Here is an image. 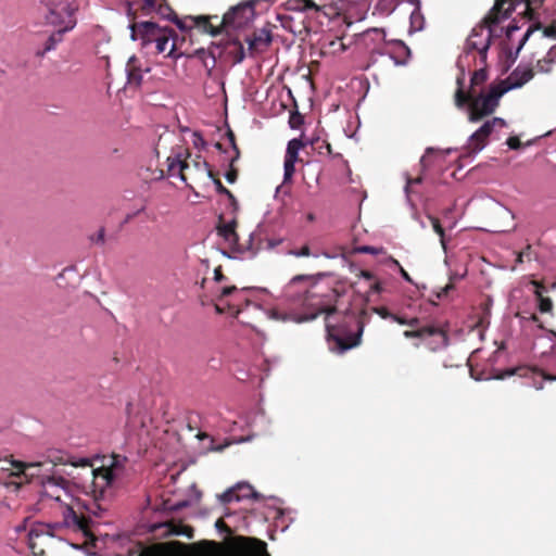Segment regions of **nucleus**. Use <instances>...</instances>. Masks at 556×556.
<instances>
[{
	"mask_svg": "<svg viewBox=\"0 0 556 556\" xmlns=\"http://www.w3.org/2000/svg\"><path fill=\"white\" fill-rule=\"evenodd\" d=\"M67 484V480L63 477L51 476L42 481L45 494L55 501H61V492L65 491Z\"/></svg>",
	"mask_w": 556,
	"mask_h": 556,
	"instance_id": "a211bd4d",
	"label": "nucleus"
},
{
	"mask_svg": "<svg viewBox=\"0 0 556 556\" xmlns=\"http://www.w3.org/2000/svg\"><path fill=\"white\" fill-rule=\"evenodd\" d=\"M507 146L511 150H517V149H519L521 147V141H520V139L518 137L513 136V137H509L507 139Z\"/></svg>",
	"mask_w": 556,
	"mask_h": 556,
	"instance_id": "09e8293b",
	"label": "nucleus"
},
{
	"mask_svg": "<svg viewBox=\"0 0 556 556\" xmlns=\"http://www.w3.org/2000/svg\"><path fill=\"white\" fill-rule=\"evenodd\" d=\"M554 64H556V63L548 60V58L545 55L543 59L538 60L535 70L539 73L547 74V73L552 72Z\"/></svg>",
	"mask_w": 556,
	"mask_h": 556,
	"instance_id": "473e14b6",
	"label": "nucleus"
},
{
	"mask_svg": "<svg viewBox=\"0 0 556 556\" xmlns=\"http://www.w3.org/2000/svg\"><path fill=\"white\" fill-rule=\"evenodd\" d=\"M392 320L397 323V324H400V325H406L407 326V319L402 317V316H399L396 314L393 315Z\"/></svg>",
	"mask_w": 556,
	"mask_h": 556,
	"instance_id": "0e129e2a",
	"label": "nucleus"
},
{
	"mask_svg": "<svg viewBox=\"0 0 556 556\" xmlns=\"http://www.w3.org/2000/svg\"><path fill=\"white\" fill-rule=\"evenodd\" d=\"M532 285L535 287V290H540L542 292L545 290V287L541 281L533 280Z\"/></svg>",
	"mask_w": 556,
	"mask_h": 556,
	"instance_id": "338daca9",
	"label": "nucleus"
},
{
	"mask_svg": "<svg viewBox=\"0 0 556 556\" xmlns=\"http://www.w3.org/2000/svg\"><path fill=\"white\" fill-rule=\"evenodd\" d=\"M493 37L492 25L485 24L482 20L477 26H475L466 40L465 51L469 53L471 51H478L480 61L485 63L486 53L491 46Z\"/></svg>",
	"mask_w": 556,
	"mask_h": 556,
	"instance_id": "1a4fd4ad",
	"label": "nucleus"
},
{
	"mask_svg": "<svg viewBox=\"0 0 556 556\" xmlns=\"http://www.w3.org/2000/svg\"><path fill=\"white\" fill-rule=\"evenodd\" d=\"M271 42L269 31L262 29L260 33H255L251 39H248L249 50L251 52L267 48Z\"/></svg>",
	"mask_w": 556,
	"mask_h": 556,
	"instance_id": "412c9836",
	"label": "nucleus"
},
{
	"mask_svg": "<svg viewBox=\"0 0 556 556\" xmlns=\"http://www.w3.org/2000/svg\"><path fill=\"white\" fill-rule=\"evenodd\" d=\"M303 147V143L300 139H292L288 142L286 159L296 160L299 156V151Z\"/></svg>",
	"mask_w": 556,
	"mask_h": 556,
	"instance_id": "cd10ccee",
	"label": "nucleus"
},
{
	"mask_svg": "<svg viewBox=\"0 0 556 556\" xmlns=\"http://www.w3.org/2000/svg\"><path fill=\"white\" fill-rule=\"evenodd\" d=\"M163 0H142V9L148 13L154 12Z\"/></svg>",
	"mask_w": 556,
	"mask_h": 556,
	"instance_id": "58836bf2",
	"label": "nucleus"
},
{
	"mask_svg": "<svg viewBox=\"0 0 556 556\" xmlns=\"http://www.w3.org/2000/svg\"><path fill=\"white\" fill-rule=\"evenodd\" d=\"M12 465L16 469V472L14 473V476H16V477L24 476L25 478H28V472H27L28 470L35 469V468L41 466L40 463L26 464V463H22V462H14ZM34 475H35L34 472L29 473V476H34Z\"/></svg>",
	"mask_w": 556,
	"mask_h": 556,
	"instance_id": "a878e982",
	"label": "nucleus"
},
{
	"mask_svg": "<svg viewBox=\"0 0 556 556\" xmlns=\"http://www.w3.org/2000/svg\"><path fill=\"white\" fill-rule=\"evenodd\" d=\"M150 72L148 66L143 67L142 62L135 55L130 56L126 64L127 81L130 86L140 87L143 73Z\"/></svg>",
	"mask_w": 556,
	"mask_h": 556,
	"instance_id": "dca6fc26",
	"label": "nucleus"
},
{
	"mask_svg": "<svg viewBox=\"0 0 556 556\" xmlns=\"http://www.w3.org/2000/svg\"><path fill=\"white\" fill-rule=\"evenodd\" d=\"M175 533H176V534H184V535H187L188 538H192V535H193V529H192V527H190V526L180 525V526L175 530Z\"/></svg>",
	"mask_w": 556,
	"mask_h": 556,
	"instance_id": "a18cd8bd",
	"label": "nucleus"
},
{
	"mask_svg": "<svg viewBox=\"0 0 556 556\" xmlns=\"http://www.w3.org/2000/svg\"><path fill=\"white\" fill-rule=\"evenodd\" d=\"M237 220L232 219L229 223H224L222 217L219 218L218 225L216 227L217 232L220 237L225 239L230 245V248L238 253H243L244 249L239 244V237L236 232Z\"/></svg>",
	"mask_w": 556,
	"mask_h": 556,
	"instance_id": "2eb2a0df",
	"label": "nucleus"
},
{
	"mask_svg": "<svg viewBox=\"0 0 556 556\" xmlns=\"http://www.w3.org/2000/svg\"><path fill=\"white\" fill-rule=\"evenodd\" d=\"M320 289L318 285H314L311 289L306 290V300L309 301V306L314 311L304 314H293L292 320L301 324L314 320L320 314H326V328L329 339L334 342L333 350L342 353L357 346L361 343L365 319L368 317L367 312L363 309L359 313H353L344 308L342 311L344 324L339 326L332 325L330 318L332 315L341 312L340 300L346 292L343 287L331 288L326 292H323Z\"/></svg>",
	"mask_w": 556,
	"mask_h": 556,
	"instance_id": "f257e3e1",
	"label": "nucleus"
},
{
	"mask_svg": "<svg viewBox=\"0 0 556 556\" xmlns=\"http://www.w3.org/2000/svg\"><path fill=\"white\" fill-rule=\"evenodd\" d=\"M214 280L217 282L226 280V277L224 276L223 270H222V266H217L214 269Z\"/></svg>",
	"mask_w": 556,
	"mask_h": 556,
	"instance_id": "6e6d98bb",
	"label": "nucleus"
},
{
	"mask_svg": "<svg viewBox=\"0 0 556 556\" xmlns=\"http://www.w3.org/2000/svg\"><path fill=\"white\" fill-rule=\"evenodd\" d=\"M419 324H420V320L417 317L407 319V326L412 327L413 328L412 330L420 328L421 326Z\"/></svg>",
	"mask_w": 556,
	"mask_h": 556,
	"instance_id": "13d9d810",
	"label": "nucleus"
},
{
	"mask_svg": "<svg viewBox=\"0 0 556 556\" xmlns=\"http://www.w3.org/2000/svg\"><path fill=\"white\" fill-rule=\"evenodd\" d=\"M289 254L295 256V257H302V256H309L311 255V249L308 245H303L301 249H293L290 250Z\"/></svg>",
	"mask_w": 556,
	"mask_h": 556,
	"instance_id": "ea45409f",
	"label": "nucleus"
},
{
	"mask_svg": "<svg viewBox=\"0 0 556 556\" xmlns=\"http://www.w3.org/2000/svg\"><path fill=\"white\" fill-rule=\"evenodd\" d=\"M289 0L288 5L290 9L307 11L314 10L315 12H319L326 8L338 9L339 2L345 3L350 0Z\"/></svg>",
	"mask_w": 556,
	"mask_h": 556,
	"instance_id": "4468645a",
	"label": "nucleus"
},
{
	"mask_svg": "<svg viewBox=\"0 0 556 556\" xmlns=\"http://www.w3.org/2000/svg\"><path fill=\"white\" fill-rule=\"evenodd\" d=\"M195 55L201 59L204 67L207 71V75H211L213 68L216 65V59L212 51H205L204 49H199L195 51Z\"/></svg>",
	"mask_w": 556,
	"mask_h": 556,
	"instance_id": "393cba45",
	"label": "nucleus"
},
{
	"mask_svg": "<svg viewBox=\"0 0 556 556\" xmlns=\"http://www.w3.org/2000/svg\"><path fill=\"white\" fill-rule=\"evenodd\" d=\"M307 279H311V276H306V275H298L295 277H293L289 285H288V288H292L294 285H296L298 282L302 281V280H307Z\"/></svg>",
	"mask_w": 556,
	"mask_h": 556,
	"instance_id": "5fc2aeb1",
	"label": "nucleus"
},
{
	"mask_svg": "<svg viewBox=\"0 0 556 556\" xmlns=\"http://www.w3.org/2000/svg\"><path fill=\"white\" fill-rule=\"evenodd\" d=\"M295 163H296V160H291V159H286L285 157V162H283V169H285L283 182H288V181L291 180L292 176L295 173Z\"/></svg>",
	"mask_w": 556,
	"mask_h": 556,
	"instance_id": "7c9ffc66",
	"label": "nucleus"
},
{
	"mask_svg": "<svg viewBox=\"0 0 556 556\" xmlns=\"http://www.w3.org/2000/svg\"><path fill=\"white\" fill-rule=\"evenodd\" d=\"M224 195H226L230 200V202L235 206V208H237V205H238L237 199L229 189H228V192L225 193Z\"/></svg>",
	"mask_w": 556,
	"mask_h": 556,
	"instance_id": "69168bd1",
	"label": "nucleus"
},
{
	"mask_svg": "<svg viewBox=\"0 0 556 556\" xmlns=\"http://www.w3.org/2000/svg\"><path fill=\"white\" fill-rule=\"evenodd\" d=\"M372 311L383 319H392L394 315L384 306L374 307Z\"/></svg>",
	"mask_w": 556,
	"mask_h": 556,
	"instance_id": "a19ab883",
	"label": "nucleus"
},
{
	"mask_svg": "<svg viewBox=\"0 0 556 556\" xmlns=\"http://www.w3.org/2000/svg\"><path fill=\"white\" fill-rule=\"evenodd\" d=\"M233 293H238V288L236 286H228V287H224L222 290H220V293H219V299H224V298H227Z\"/></svg>",
	"mask_w": 556,
	"mask_h": 556,
	"instance_id": "de8ad7c7",
	"label": "nucleus"
},
{
	"mask_svg": "<svg viewBox=\"0 0 556 556\" xmlns=\"http://www.w3.org/2000/svg\"><path fill=\"white\" fill-rule=\"evenodd\" d=\"M534 76V70L529 66H517L508 77V81L510 86H508V90L510 88H519L523 86L526 83L531 80Z\"/></svg>",
	"mask_w": 556,
	"mask_h": 556,
	"instance_id": "aec40b11",
	"label": "nucleus"
},
{
	"mask_svg": "<svg viewBox=\"0 0 556 556\" xmlns=\"http://www.w3.org/2000/svg\"><path fill=\"white\" fill-rule=\"evenodd\" d=\"M506 122L501 117H493L492 119L486 121L478 130H476L469 138L470 146L473 151L482 150L488 138L496 127H505Z\"/></svg>",
	"mask_w": 556,
	"mask_h": 556,
	"instance_id": "f8f14e48",
	"label": "nucleus"
},
{
	"mask_svg": "<svg viewBox=\"0 0 556 556\" xmlns=\"http://www.w3.org/2000/svg\"><path fill=\"white\" fill-rule=\"evenodd\" d=\"M518 29H519V27L516 24L508 25L507 28H506V37L508 39H510L513 34H514V31H516Z\"/></svg>",
	"mask_w": 556,
	"mask_h": 556,
	"instance_id": "680f3d73",
	"label": "nucleus"
},
{
	"mask_svg": "<svg viewBox=\"0 0 556 556\" xmlns=\"http://www.w3.org/2000/svg\"><path fill=\"white\" fill-rule=\"evenodd\" d=\"M236 490L239 494L249 493V497L254 495V491H253L252 486L248 483H238L236 486Z\"/></svg>",
	"mask_w": 556,
	"mask_h": 556,
	"instance_id": "37998d69",
	"label": "nucleus"
},
{
	"mask_svg": "<svg viewBox=\"0 0 556 556\" xmlns=\"http://www.w3.org/2000/svg\"><path fill=\"white\" fill-rule=\"evenodd\" d=\"M370 282L368 292L379 294L384 290L382 283L377 278Z\"/></svg>",
	"mask_w": 556,
	"mask_h": 556,
	"instance_id": "c03bdc74",
	"label": "nucleus"
},
{
	"mask_svg": "<svg viewBox=\"0 0 556 556\" xmlns=\"http://www.w3.org/2000/svg\"><path fill=\"white\" fill-rule=\"evenodd\" d=\"M207 177L213 180L217 193L225 194L228 192V189L223 185L218 176L213 170L208 172Z\"/></svg>",
	"mask_w": 556,
	"mask_h": 556,
	"instance_id": "c9c22d12",
	"label": "nucleus"
},
{
	"mask_svg": "<svg viewBox=\"0 0 556 556\" xmlns=\"http://www.w3.org/2000/svg\"><path fill=\"white\" fill-rule=\"evenodd\" d=\"M455 286L450 282L447 283L446 286L440 288L437 292H435V296L437 299H443L445 296H447V294L450 293V291L454 290Z\"/></svg>",
	"mask_w": 556,
	"mask_h": 556,
	"instance_id": "79ce46f5",
	"label": "nucleus"
},
{
	"mask_svg": "<svg viewBox=\"0 0 556 556\" xmlns=\"http://www.w3.org/2000/svg\"><path fill=\"white\" fill-rule=\"evenodd\" d=\"M429 219L431 222V226H432L434 232L440 237L442 247L445 248V240H444L445 233H444V229H443L439 218H437L434 216H429Z\"/></svg>",
	"mask_w": 556,
	"mask_h": 556,
	"instance_id": "72a5a7b5",
	"label": "nucleus"
},
{
	"mask_svg": "<svg viewBox=\"0 0 556 556\" xmlns=\"http://www.w3.org/2000/svg\"><path fill=\"white\" fill-rule=\"evenodd\" d=\"M191 153L188 149L179 148L174 152V155L167 157L168 173L174 175V170L178 168L179 178L187 184L188 187L192 186L188 182H199L204 176L211 172L210 164L200 155L197 154L191 161Z\"/></svg>",
	"mask_w": 556,
	"mask_h": 556,
	"instance_id": "20e7f679",
	"label": "nucleus"
},
{
	"mask_svg": "<svg viewBox=\"0 0 556 556\" xmlns=\"http://www.w3.org/2000/svg\"><path fill=\"white\" fill-rule=\"evenodd\" d=\"M254 17V7L252 3H240L232 7L226 12L218 24H214L213 20H218L217 15L205 16L200 15L191 17L194 26L202 28L205 33L216 36L223 31L229 33L245 27Z\"/></svg>",
	"mask_w": 556,
	"mask_h": 556,
	"instance_id": "7ed1b4c3",
	"label": "nucleus"
},
{
	"mask_svg": "<svg viewBox=\"0 0 556 556\" xmlns=\"http://www.w3.org/2000/svg\"><path fill=\"white\" fill-rule=\"evenodd\" d=\"M48 24L59 26L61 29L71 30L76 25L74 11L66 2L51 3L46 15Z\"/></svg>",
	"mask_w": 556,
	"mask_h": 556,
	"instance_id": "9b49d317",
	"label": "nucleus"
},
{
	"mask_svg": "<svg viewBox=\"0 0 556 556\" xmlns=\"http://www.w3.org/2000/svg\"><path fill=\"white\" fill-rule=\"evenodd\" d=\"M232 160L229 163V169L225 174V178L229 184H235L238 178V169L235 167Z\"/></svg>",
	"mask_w": 556,
	"mask_h": 556,
	"instance_id": "4c0bfd02",
	"label": "nucleus"
},
{
	"mask_svg": "<svg viewBox=\"0 0 556 556\" xmlns=\"http://www.w3.org/2000/svg\"><path fill=\"white\" fill-rule=\"evenodd\" d=\"M543 34L545 37L554 38L556 39V25H548L543 28Z\"/></svg>",
	"mask_w": 556,
	"mask_h": 556,
	"instance_id": "8fccbe9b",
	"label": "nucleus"
},
{
	"mask_svg": "<svg viewBox=\"0 0 556 556\" xmlns=\"http://www.w3.org/2000/svg\"><path fill=\"white\" fill-rule=\"evenodd\" d=\"M390 261H391L394 265H396V266L399 267V269H400V273H401L402 277H403L406 281L410 282V281H412L410 276H409V275H408V273H407V271H406V270H405V269L400 265V263H399L395 258H393V257H390Z\"/></svg>",
	"mask_w": 556,
	"mask_h": 556,
	"instance_id": "3c124183",
	"label": "nucleus"
},
{
	"mask_svg": "<svg viewBox=\"0 0 556 556\" xmlns=\"http://www.w3.org/2000/svg\"><path fill=\"white\" fill-rule=\"evenodd\" d=\"M215 527L218 531L231 534L230 527L223 520V518H218L215 522Z\"/></svg>",
	"mask_w": 556,
	"mask_h": 556,
	"instance_id": "49530a36",
	"label": "nucleus"
},
{
	"mask_svg": "<svg viewBox=\"0 0 556 556\" xmlns=\"http://www.w3.org/2000/svg\"><path fill=\"white\" fill-rule=\"evenodd\" d=\"M304 123V117L299 112H292L289 117V125L292 129L300 128Z\"/></svg>",
	"mask_w": 556,
	"mask_h": 556,
	"instance_id": "f704fd0d",
	"label": "nucleus"
},
{
	"mask_svg": "<svg viewBox=\"0 0 556 556\" xmlns=\"http://www.w3.org/2000/svg\"><path fill=\"white\" fill-rule=\"evenodd\" d=\"M248 497H249V493H247V494H239L237 492L236 488H232V489L227 490L226 492H224L220 495V501L224 504H227V503H230V502H233V501H240L242 498H248Z\"/></svg>",
	"mask_w": 556,
	"mask_h": 556,
	"instance_id": "c756f323",
	"label": "nucleus"
},
{
	"mask_svg": "<svg viewBox=\"0 0 556 556\" xmlns=\"http://www.w3.org/2000/svg\"><path fill=\"white\" fill-rule=\"evenodd\" d=\"M167 28H161L153 22L135 23L131 27V36L134 39L140 38L142 43L149 45L157 41Z\"/></svg>",
	"mask_w": 556,
	"mask_h": 556,
	"instance_id": "ddd939ff",
	"label": "nucleus"
},
{
	"mask_svg": "<svg viewBox=\"0 0 556 556\" xmlns=\"http://www.w3.org/2000/svg\"><path fill=\"white\" fill-rule=\"evenodd\" d=\"M488 79V72L485 68H480L473 72L470 78L469 90H476V87L482 86Z\"/></svg>",
	"mask_w": 556,
	"mask_h": 556,
	"instance_id": "bb28decb",
	"label": "nucleus"
},
{
	"mask_svg": "<svg viewBox=\"0 0 556 556\" xmlns=\"http://www.w3.org/2000/svg\"><path fill=\"white\" fill-rule=\"evenodd\" d=\"M193 144L195 148H203L205 146V141L199 132L193 134Z\"/></svg>",
	"mask_w": 556,
	"mask_h": 556,
	"instance_id": "603ef678",
	"label": "nucleus"
},
{
	"mask_svg": "<svg viewBox=\"0 0 556 556\" xmlns=\"http://www.w3.org/2000/svg\"><path fill=\"white\" fill-rule=\"evenodd\" d=\"M359 277H362L368 281H372L376 278L375 274L369 270H361Z\"/></svg>",
	"mask_w": 556,
	"mask_h": 556,
	"instance_id": "4d7b16f0",
	"label": "nucleus"
},
{
	"mask_svg": "<svg viewBox=\"0 0 556 556\" xmlns=\"http://www.w3.org/2000/svg\"><path fill=\"white\" fill-rule=\"evenodd\" d=\"M464 72L457 77V90L455 92V104L463 108L468 104V119L471 123H478L486 116L493 114L500 104L501 97L508 91L504 81L491 85L488 92H478L477 90H464Z\"/></svg>",
	"mask_w": 556,
	"mask_h": 556,
	"instance_id": "f03ea898",
	"label": "nucleus"
},
{
	"mask_svg": "<svg viewBox=\"0 0 556 556\" xmlns=\"http://www.w3.org/2000/svg\"><path fill=\"white\" fill-rule=\"evenodd\" d=\"M157 53H164L169 58H177L176 52V34L174 29L167 28L161 37H157L155 43Z\"/></svg>",
	"mask_w": 556,
	"mask_h": 556,
	"instance_id": "f3484780",
	"label": "nucleus"
},
{
	"mask_svg": "<svg viewBox=\"0 0 556 556\" xmlns=\"http://www.w3.org/2000/svg\"><path fill=\"white\" fill-rule=\"evenodd\" d=\"M519 4L525 5L522 14H526L530 20L534 17L535 10L541 5L528 4L526 0H495L493 8L488 15L483 18L485 24L497 25L503 20L507 18Z\"/></svg>",
	"mask_w": 556,
	"mask_h": 556,
	"instance_id": "423d86ee",
	"label": "nucleus"
},
{
	"mask_svg": "<svg viewBox=\"0 0 556 556\" xmlns=\"http://www.w3.org/2000/svg\"><path fill=\"white\" fill-rule=\"evenodd\" d=\"M46 534H49V532H48L47 526L43 523H38L29 530L28 547L31 551L34 556H45L46 552H45L43 547H41L37 543V539H39Z\"/></svg>",
	"mask_w": 556,
	"mask_h": 556,
	"instance_id": "6ab92c4d",
	"label": "nucleus"
},
{
	"mask_svg": "<svg viewBox=\"0 0 556 556\" xmlns=\"http://www.w3.org/2000/svg\"><path fill=\"white\" fill-rule=\"evenodd\" d=\"M79 465L85 467H91L88 459H81ZM89 475L91 477V483L89 485L90 493L94 500L103 497L106 489L111 486L114 481V472L112 467H100L90 468Z\"/></svg>",
	"mask_w": 556,
	"mask_h": 556,
	"instance_id": "9d476101",
	"label": "nucleus"
},
{
	"mask_svg": "<svg viewBox=\"0 0 556 556\" xmlns=\"http://www.w3.org/2000/svg\"><path fill=\"white\" fill-rule=\"evenodd\" d=\"M519 4L525 5L522 14H526L530 20L534 17L535 10L541 5L528 4L526 0H495L493 8L488 15L483 18L485 24L497 25L503 20L507 18Z\"/></svg>",
	"mask_w": 556,
	"mask_h": 556,
	"instance_id": "0eeeda50",
	"label": "nucleus"
},
{
	"mask_svg": "<svg viewBox=\"0 0 556 556\" xmlns=\"http://www.w3.org/2000/svg\"><path fill=\"white\" fill-rule=\"evenodd\" d=\"M226 136H227V139L229 141V143L231 144L233 151H235V156L232 157V162H236L239 156H240V150L237 146V142H236V136L233 134V131L229 128L226 132Z\"/></svg>",
	"mask_w": 556,
	"mask_h": 556,
	"instance_id": "e433bc0d",
	"label": "nucleus"
},
{
	"mask_svg": "<svg viewBox=\"0 0 556 556\" xmlns=\"http://www.w3.org/2000/svg\"><path fill=\"white\" fill-rule=\"evenodd\" d=\"M91 240L94 241L96 243L102 244L104 242V229L101 228L96 237H91Z\"/></svg>",
	"mask_w": 556,
	"mask_h": 556,
	"instance_id": "bf43d9fd",
	"label": "nucleus"
},
{
	"mask_svg": "<svg viewBox=\"0 0 556 556\" xmlns=\"http://www.w3.org/2000/svg\"><path fill=\"white\" fill-rule=\"evenodd\" d=\"M331 53H343L348 49V45L344 42V37H338L329 42Z\"/></svg>",
	"mask_w": 556,
	"mask_h": 556,
	"instance_id": "2f4dec72",
	"label": "nucleus"
},
{
	"mask_svg": "<svg viewBox=\"0 0 556 556\" xmlns=\"http://www.w3.org/2000/svg\"><path fill=\"white\" fill-rule=\"evenodd\" d=\"M535 296L539 301V311L541 313H551L553 309V301L551 298L544 296L542 291L535 290Z\"/></svg>",
	"mask_w": 556,
	"mask_h": 556,
	"instance_id": "c85d7f7f",
	"label": "nucleus"
},
{
	"mask_svg": "<svg viewBox=\"0 0 556 556\" xmlns=\"http://www.w3.org/2000/svg\"><path fill=\"white\" fill-rule=\"evenodd\" d=\"M382 249H377L375 247L370 245H364L358 248V251L362 253H369V254H378Z\"/></svg>",
	"mask_w": 556,
	"mask_h": 556,
	"instance_id": "864d4df0",
	"label": "nucleus"
},
{
	"mask_svg": "<svg viewBox=\"0 0 556 556\" xmlns=\"http://www.w3.org/2000/svg\"><path fill=\"white\" fill-rule=\"evenodd\" d=\"M533 30L534 29L531 26L527 29L526 34L523 35V37H522V39H521V41L519 43L518 50H520L522 48V46L528 40V38L530 37V35L532 34Z\"/></svg>",
	"mask_w": 556,
	"mask_h": 556,
	"instance_id": "052dcab7",
	"label": "nucleus"
},
{
	"mask_svg": "<svg viewBox=\"0 0 556 556\" xmlns=\"http://www.w3.org/2000/svg\"><path fill=\"white\" fill-rule=\"evenodd\" d=\"M546 56L548 58V60L556 63V45L548 50Z\"/></svg>",
	"mask_w": 556,
	"mask_h": 556,
	"instance_id": "e2e57ef3",
	"label": "nucleus"
},
{
	"mask_svg": "<svg viewBox=\"0 0 556 556\" xmlns=\"http://www.w3.org/2000/svg\"><path fill=\"white\" fill-rule=\"evenodd\" d=\"M94 500L89 505H85L88 516L81 511L74 509L71 506H66L63 511V523L65 527L73 529L74 531L81 532L85 536L90 538L92 535L90 531V515L100 517L101 506Z\"/></svg>",
	"mask_w": 556,
	"mask_h": 556,
	"instance_id": "39448f33",
	"label": "nucleus"
},
{
	"mask_svg": "<svg viewBox=\"0 0 556 556\" xmlns=\"http://www.w3.org/2000/svg\"><path fill=\"white\" fill-rule=\"evenodd\" d=\"M66 31L67 30L59 28L56 31L52 33L49 36V38L47 39V41L45 42L43 50L42 51H38L37 55L38 56H43L47 52H50V51L54 50L56 48L58 43H60L63 40V35Z\"/></svg>",
	"mask_w": 556,
	"mask_h": 556,
	"instance_id": "b1692460",
	"label": "nucleus"
},
{
	"mask_svg": "<svg viewBox=\"0 0 556 556\" xmlns=\"http://www.w3.org/2000/svg\"><path fill=\"white\" fill-rule=\"evenodd\" d=\"M517 371V369H509V370H506L503 375L498 376L497 378L500 379H503L505 377H509V376H513L515 375Z\"/></svg>",
	"mask_w": 556,
	"mask_h": 556,
	"instance_id": "774afa93",
	"label": "nucleus"
},
{
	"mask_svg": "<svg viewBox=\"0 0 556 556\" xmlns=\"http://www.w3.org/2000/svg\"><path fill=\"white\" fill-rule=\"evenodd\" d=\"M225 50L232 56L233 64L241 63L244 60V48L238 39L228 40L225 43Z\"/></svg>",
	"mask_w": 556,
	"mask_h": 556,
	"instance_id": "4be33fe9",
	"label": "nucleus"
},
{
	"mask_svg": "<svg viewBox=\"0 0 556 556\" xmlns=\"http://www.w3.org/2000/svg\"><path fill=\"white\" fill-rule=\"evenodd\" d=\"M403 334L406 339H420L433 352L448 345L447 331L435 325H424L415 330H405Z\"/></svg>",
	"mask_w": 556,
	"mask_h": 556,
	"instance_id": "6e6552de",
	"label": "nucleus"
},
{
	"mask_svg": "<svg viewBox=\"0 0 556 556\" xmlns=\"http://www.w3.org/2000/svg\"><path fill=\"white\" fill-rule=\"evenodd\" d=\"M154 12H156L157 14H160L164 18H168V20L174 21L176 23V25L180 29L188 28V26H186L184 24V22L176 16L175 12L167 4L166 0H163L162 2H160V5H157V8H156V10Z\"/></svg>",
	"mask_w": 556,
	"mask_h": 556,
	"instance_id": "5701e85b",
	"label": "nucleus"
}]
</instances>
